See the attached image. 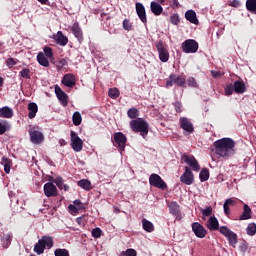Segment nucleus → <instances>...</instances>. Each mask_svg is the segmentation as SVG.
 I'll use <instances>...</instances> for the list:
<instances>
[{"mask_svg":"<svg viewBox=\"0 0 256 256\" xmlns=\"http://www.w3.org/2000/svg\"><path fill=\"white\" fill-rule=\"evenodd\" d=\"M235 140L233 138H222L213 143L215 153L222 159H229L235 155Z\"/></svg>","mask_w":256,"mask_h":256,"instance_id":"obj_1","label":"nucleus"},{"mask_svg":"<svg viewBox=\"0 0 256 256\" xmlns=\"http://www.w3.org/2000/svg\"><path fill=\"white\" fill-rule=\"evenodd\" d=\"M130 129H132L134 133H140L143 139L149 135V123L144 121L143 118L130 121Z\"/></svg>","mask_w":256,"mask_h":256,"instance_id":"obj_2","label":"nucleus"},{"mask_svg":"<svg viewBox=\"0 0 256 256\" xmlns=\"http://www.w3.org/2000/svg\"><path fill=\"white\" fill-rule=\"evenodd\" d=\"M53 247V237L51 236H42L40 240L34 246V253L38 255H43L45 249H51Z\"/></svg>","mask_w":256,"mask_h":256,"instance_id":"obj_3","label":"nucleus"},{"mask_svg":"<svg viewBox=\"0 0 256 256\" xmlns=\"http://www.w3.org/2000/svg\"><path fill=\"white\" fill-rule=\"evenodd\" d=\"M185 83H187L185 76L172 73L166 80V87H173V85H176L177 87H185Z\"/></svg>","mask_w":256,"mask_h":256,"instance_id":"obj_4","label":"nucleus"},{"mask_svg":"<svg viewBox=\"0 0 256 256\" xmlns=\"http://www.w3.org/2000/svg\"><path fill=\"white\" fill-rule=\"evenodd\" d=\"M220 233L228 239V243L231 247L234 249L237 247L238 238L235 232L231 231L227 226H221Z\"/></svg>","mask_w":256,"mask_h":256,"instance_id":"obj_5","label":"nucleus"},{"mask_svg":"<svg viewBox=\"0 0 256 256\" xmlns=\"http://www.w3.org/2000/svg\"><path fill=\"white\" fill-rule=\"evenodd\" d=\"M149 184L151 187H156V189H162V191H165L167 189V183L159 176V174H151L149 177Z\"/></svg>","mask_w":256,"mask_h":256,"instance_id":"obj_6","label":"nucleus"},{"mask_svg":"<svg viewBox=\"0 0 256 256\" xmlns=\"http://www.w3.org/2000/svg\"><path fill=\"white\" fill-rule=\"evenodd\" d=\"M71 147L73 151H76V153H79L80 151H83V140L77 135V132L71 131Z\"/></svg>","mask_w":256,"mask_h":256,"instance_id":"obj_7","label":"nucleus"},{"mask_svg":"<svg viewBox=\"0 0 256 256\" xmlns=\"http://www.w3.org/2000/svg\"><path fill=\"white\" fill-rule=\"evenodd\" d=\"M199 50V43L194 39H188L182 43V51L184 53H197Z\"/></svg>","mask_w":256,"mask_h":256,"instance_id":"obj_8","label":"nucleus"},{"mask_svg":"<svg viewBox=\"0 0 256 256\" xmlns=\"http://www.w3.org/2000/svg\"><path fill=\"white\" fill-rule=\"evenodd\" d=\"M181 160L184 161V163H186L187 165H189V167L192 169V171H200L201 170V166L199 165V162L197 161L195 156H193V155L189 156L187 154H183L181 156Z\"/></svg>","mask_w":256,"mask_h":256,"instance_id":"obj_9","label":"nucleus"},{"mask_svg":"<svg viewBox=\"0 0 256 256\" xmlns=\"http://www.w3.org/2000/svg\"><path fill=\"white\" fill-rule=\"evenodd\" d=\"M28 133L30 135L31 142L34 143V145H39V143L45 139V136H43V133L39 131V128H30Z\"/></svg>","mask_w":256,"mask_h":256,"instance_id":"obj_10","label":"nucleus"},{"mask_svg":"<svg viewBox=\"0 0 256 256\" xmlns=\"http://www.w3.org/2000/svg\"><path fill=\"white\" fill-rule=\"evenodd\" d=\"M180 181L181 183H184V185H193L195 182V175L189 166L185 167L184 173L180 176Z\"/></svg>","mask_w":256,"mask_h":256,"instance_id":"obj_11","label":"nucleus"},{"mask_svg":"<svg viewBox=\"0 0 256 256\" xmlns=\"http://www.w3.org/2000/svg\"><path fill=\"white\" fill-rule=\"evenodd\" d=\"M114 143L117 145L119 151H125V145H127V136L123 132L114 133Z\"/></svg>","mask_w":256,"mask_h":256,"instance_id":"obj_12","label":"nucleus"},{"mask_svg":"<svg viewBox=\"0 0 256 256\" xmlns=\"http://www.w3.org/2000/svg\"><path fill=\"white\" fill-rule=\"evenodd\" d=\"M156 49L158 51L160 61H162V63H167V61H169V50L165 48L162 41L156 43Z\"/></svg>","mask_w":256,"mask_h":256,"instance_id":"obj_13","label":"nucleus"},{"mask_svg":"<svg viewBox=\"0 0 256 256\" xmlns=\"http://www.w3.org/2000/svg\"><path fill=\"white\" fill-rule=\"evenodd\" d=\"M192 231L198 239H204L207 235V229H205L199 222L192 223Z\"/></svg>","mask_w":256,"mask_h":256,"instance_id":"obj_14","label":"nucleus"},{"mask_svg":"<svg viewBox=\"0 0 256 256\" xmlns=\"http://www.w3.org/2000/svg\"><path fill=\"white\" fill-rule=\"evenodd\" d=\"M55 93H56V97L58 98V100L60 101L61 105H63L64 107H67L69 101L67 94L61 89V87L59 86H55Z\"/></svg>","mask_w":256,"mask_h":256,"instance_id":"obj_15","label":"nucleus"},{"mask_svg":"<svg viewBox=\"0 0 256 256\" xmlns=\"http://www.w3.org/2000/svg\"><path fill=\"white\" fill-rule=\"evenodd\" d=\"M44 195L46 197H57V186L52 182H48L44 185Z\"/></svg>","mask_w":256,"mask_h":256,"instance_id":"obj_16","label":"nucleus"},{"mask_svg":"<svg viewBox=\"0 0 256 256\" xmlns=\"http://www.w3.org/2000/svg\"><path fill=\"white\" fill-rule=\"evenodd\" d=\"M135 6H136V13L140 21H142V23H147V12L145 11V6H143L141 2H137Z\"/></svg>","mask_w":256,"mask_h":256,"instance_id":"obj_17","label":"nucleus"},{"mask_svg":"<svg viewBox=\"0 0 256 256\" xmlns=\"http://www.w3.org/2000/svg\"><path fill=\"white\" fill-rule=\"evenodd\" d=\"M180 127L184 131H187V133H193L195 131V128L193 127V123L188 118H180Z\"/></svg>","mask_w":256,"mask_h":256,"instance_id":"obj_18","label":"nucleus"},{"mask_svg":"<svg viewBox=\"0 0 256 256\" xmlns=\"http://www.w3.org/2000/svg\"><path fill=\"white\" fill-rule=\"evenodd\" d=\"M71 31L74 35V37H76V39H78L79 43H83V30H81V27L79 26V23H74L72 25Z\"/></svg>","mask_w":256,"mask_h":256,"instance_id":"obj_19","label":"nucleus"},{"mask_svg":"<svg viewBox=\"0 0 256 256\" xmlns=\"http://www.w3.org/2000/svg\"><path fill=\"white\" fill-rule=\"evenodd\" d=\"M207 229L209 231H219L221 228H219V220H217V217L211 216L206 224Z\"/></svg>","mask_w":256,"mask_h":256,"instance_id":"obj_20","label":"nucleus"},{"mask_svg":"<svg viewBox=\"0 0 256 256\" xmlns=\"http://www.w3.org/2000/svg\"><path fill=\"white\" fill-rule=\"evenodd\" d=\"M185 19L186 21L193 23V25H199V19H197V13H195V10H187L185 12Z\"/></svg>","mask_w":256,"mask_h":256,"instance_id":"obj_21","label":"nucleus"},{"mask_svg":"<svg viewBox=\"0 0 256 256\" xmlns=\"http://www.w3.org/2000/svg\"><path fill=\"white\" fill-rule=\"evenodd\" d=\"M75 75L73 74H66L64 75L63 79H62V85H64L65 87H75Z\"/></svg>","mask_w":256,"mask_h":256,"instance_id":"obj_22","label":"nucleus"},{"mask_svg":"<svg viewBox=\"0 0 256 256\" xmlns=\"http://www.w3.org/2000/svg\"><path fill=\"white\" fill-rule=\"evenodd\" d=\"M233 86L235 93H237L238 95H243V93L247 91V87L245 86V82H243V80L235 81Z\"/></svg>","mask_w":256,"mask_h":256,"instance_id":"obj_23","label":"nucleus"},{"mask_svg":"<svg viewBox=\"0 0 256 256\" xmlns=\"http://www.w3.org/2000/svg\"><path fill=\"white\" fill-rule=\"evenodd\" d=\"M150 11L155 15L156 17H159L163 13V6L159 4V2L152 1L150 3Z\"/></svg>","mask_w":256,"mask_h":256,"instance_id":"obj_24","label":"nucleus"},{"mask_svg":"<svg viewBox=\"0 0 256 256\" xmlns=\"http://www.w3.org/2000/svg\"><path fill=\"white\" fill-rule=\"evenodd\" d=\"M55 41L57 45H60L61 47H65L69 43V38L67 36L63 35V32L58 31L57 35L55 37Z\"/></svg>","mask_w":256,"mask_h":256,"instance_id":"obj_25","label":"nucleus"},{"mask_svg":"<svg viewBox=\"0 0 256 256\" xmlns=\"http://www.w3.org/2000/svg\"><path fill=\"white\" fill-rule=\"evenodd\" d=\"M168 207L171 215H174L175 217H179V213H181V206H179V203L175 201L170 202Z\"/></svg>","mask_w":256,"mask_h":256,"instance_id":"obj_26","label":"nucleus"},{"mask_svg":"<svg viewBox=\"0 0 256 256\" xmlns=\"http://www.w3.org/2000/svg\"><path fill=\"white\" fill-rule=\"evenodd\" d=\"M28 117L29 119H35L37 116V112L39 111V107L37 106V103L31 102L28 104Z\"/></svg>","mask_w":256,"mask_h":256,"instance_id":"obj_27","label":"nucleus"},{"mask_svg":"<svg viewBox=\"0 0 256 256\" xmlns=\"http://www.w3.org/2000/svg\"><path fill=\"white\" fill-rule=\"evenodd\" d=\"M0 117H3L4 119H11V117H13V109L9 106L0 108Z\"/></svg>","mask_w":256,"mask_h":256,"instance_id":"obj_28","label":"nucleus"},{"mask_svg":"<svg viewBox=\"0 0 256 256\" xmlns=\"http://www.w3.org/2000/svg\"><path fill=\"white\" fill-rule=\"evenodd\" d=\"M142 227L147 233H153V231H155V226L151 223V221L145 218L142 219Z\"/></svg>","mask_w":256,"mask_h":256,"instance_id":"obj_29","label":"nucleus"},{"mask_svg":"<svg viewBox=\"0 0 256 256\" xmlns=\"http://www.w3.org/2000/svg\"><path fill=\"white\" fill-rule=\"evenodd\" d=\"M11 163H12L11 159L5 156L2 157L1 165H3L4 171L7 175L11 173Z\"/></svg>","mask_w":256,"mask_h":256,"instance_id":"obj_30","label":"nucleus"},{"mask_svg":"<svg viewBox=\"0 0 256 256\" xmlns=\"http://www.w3.org/2000/svg\"><path fill=\"white\" fill-rule=\"evenodd\" d=\"M78 187H81L85 191H91L93 189V186H91V181L87 179L79 180L77 183Z\"/></svg>","mask_w":256,"mask_h":256,"instance_id":"obj_31","label":"nucleus"},{"mask_svg":"<svg viewBox=\"0 0 256 256\" xmlns=\"http://www.w3.org/2000/svg\"><path fill=\"white\" fill-rule=\"evenodd\" d=\"M37 61L39 65H42V67H49V60L47 59V57H45V54L43 52L38 53Z\"/></svg>","mask_w":256,"mask_h":256,"instance_id":"obj_32","label":"nucleus"},{"mask_svg":"<svg viewBox=\"0 0 256 256\" xmlns=\"http://www.w3.org/2000/svg\"><path fill=\"white\" fill-rule=\"evenodd\" d=\"M247 219H251V207H249L247 204H244V210L240 216V221H246Z\"/></svg>","mask_w":256,"mask_h":256,"instance_id":"obj_33","label":"nucleus"},{"mask_svg":"<svg viewBox=\"0 0 256 256\" xmlns=\"http://www.w3.org/2000/svg\"><path fill=\"white\" fill-rule=\"evenodd\" d=\"M246 9L249 13L256 15V0H246Z\"/></svg>","mask_w":256,"mask_h":256,"instance_id":"obj_34","label":"nucleus"},{"mask_svg":"<svg viewBox=\"0 0 256 256\" xmlns=\"http://www.w3.org/2000/svg\"><path fill=\"white\" fill-rule=\"evenodd\" d=\"M72 121L76 127H79V125H81V122L83 121V117H81V113L74 112L72 116Z\"/></svg>","mask_w":256,"mask_h":256,"instance_id":"obj_35","label":"nucleus"},{"mask_svg":"<svg viewBox=\"0 0 256 256\" xmlns=\"http://www.w3.org/2000/svg\"><path fill=\"white\" fill-rule=\"evenodd\" d=\"M199 179L201 183L209 181V170L207 168H204L200 171Z\"/></svg>","mask_w":256,"mask_h":256,"instance_id":"obj_36","label":"nucleus"},{"mask_svg":"<svg viewBox=\"0 0 256 256\" xmlns=\"http://www.w3.org/2000/svg\"><path fill=\"white\" fill-rule=\"evenodd\" d=\"M127 115L130 119L136 120L139 117V109L132 107L128 110Z\"/></svg>","mask_w":256,"mask_h":256,"instance_id":"obj_37","label":"nucleus"},{"mask_svg":"<svg viewBox=\"0 0 256 256\" xmlns=\"http://www.w3.org/2000/svg\"><path fill=\"white\" fill-rule=\"evenodd\" d=\"M246 233L250 237H253L256 234V224L255 223L248 224V226L246 228Z\"/></svg>","mask_w":256,"mask_h":256,"instance_id":"obj_38","label":"nucleus"},{"mask_svg":"<svg viewBox=\"0 0 256 256\" xmlns=\"http://www.w3.org/2000/svg\"><path fill=\"white\" fill-rule=\"evenodd\" d=\"M10 125L7 120H4L3 122H0V135H5L7 133V130L9 129Z\"/></svg>","mask_w":256,"mask_h":256,"instance_id":"obj_39","label":"nucleus"},{"mask_svg":"<svg viewBox=\"0 0 256 256\" xmlns=\"http://www.w3.org/2000/svg\"><path fill=\"white\" fill-rule=\"evenodd\" d=\"M4 247H9L11 245V241H13L12 234H4V238L2 239Z\"/></svg>","mask_w":256,"mask_h":256,"instance_id":"obj_40","label":"nucleus"},{"mask_svg":"<svg viewBox=\"0 0 256 256\" xmlns=\"http://www.w3.org/2000/svg\"><path fill=\"white\" fill-rule=\"evenodd\" d=\"M20 77H22L23 79H31V70L29 68H23L20 72H19Z\"/></svg>","mask_w":256,"mask_h":256,"instance_id":"obj_41","label":"nucleus"},{"mask_svg":"<svg viewBox=\"0 0 256 256\" xmlns=\"http://www.w3.org/2000/svg\"><path fill=\"white\" fill-rule=\"evenodd\" d=\"M108 95H109L110 99H117V97H119V95H120L119 89H117V88H110L108 90Z\"/></svg>","mask_w":256,"mask_h":256,"instance_id":"obj_42","label":"nucleus"},{"mask_svg":"<svg viewBox=\"0 0 256 256\" xmlns=\"http://www.w3.org/2000/svg\"><path fill=\"white\" fill-rule=\"evenodd\" d=\"M122 26L125 31H133V23L129 19H124Z\"/></svg>","mask_w":256,"mask_h":256,"instance_id":"obj_43","label":"nucleus"},{"mask_svg":"<svg viewBox=\"0 0 256 256\" xmlns=\"http://www.w3.org/2000/svg\"><path fill=\"white\" fill-rule=\"evenodd\" d=\"M170 23L172 25H179L181 23V18L179 17V14L174 13L170 16Z\"/></svg>","mask_w":256,"mask_h":256,"instance_id":"obj_44","label":"nucleus"},{"mask_svg":"<svg viewBox=\"0 0 256 256\" xmlns=\"http://www.w3.org/2000/svg\"><path fill=\"white\" fill-rule=\"evenodd\" d=\"M213 215V208L211 206L206 207L202 210V219L205 221V217H211Z\"/></svg>","mask_w":256,"mask_h":256,"instance_id":"obj_45","label":"nucleus"},{"mask_svg":"<svg viewBox=\"0 0 256 256\" xmlns=\"http://www.w3.org/2000/svg\"><path fill=\"white\" fill-rule=\"evenodd\" d=\"M55 256H70L69 255V250L63 249V248H58L54 251Z\"/></svg>","mask_w":256,"mask_h":256,"instance_id":"obj_46","label":"nucleus"},{"mask_svg":"<svg viewBox=\"0 0 256 256\" xmlns=\"http://www.w3.org/2000/svg\"><path fill=\"white\" fill-rule=\"evenodd\" d=\"M68 63L65 58H62L58 61V64L56 65L57 71H61L62 69H65L67 67Z\"/></svg>","mask_w":256,"mask_h":256,"instance_id":"obj_47","label":"nucleus"},{"mask_svg":"<svg viewBox=\"0 0 256 256\" xmlns=\"http://www.w3.org/2000/svg\"><path fill=\"white\" fill-rule=\"evenodd\" d=\"M187 84H188V87H192L194 89L199 88V84H197V80L193 77H188Z\"/></svg>","mask_w":256,"mask_h":256,"instance_id":"obj_48","label":"nucleus"},{"mask_svg":"<svg viewBox=\"0 0 256 256\" xmlns=\"http://www.w3.org/2000/svg\"><path fill=\"white\" fill-rule=\"evenodd\" d=\"M120 256H137V251L133 248H129L126 251H123Z\"/></svg>","mask_w":256,"mask_h":256,"instance_id":"obj_49","label":"nucleus"},{"mask_svg":"<svg viewBox=\"0 0 256 256\" xmlns=\"http://www.w3.org/2000/svg\"><path fill=\"white\" fill-rule=\"evenodd\" d=\"M103 231L101 230V228L97 227L94 228L92 230V237H94V239H99L102 235Z\"/></svg>","mask_w":256,"mask_h":256,"instance_id":"obj_50","label":"nucleus"},{"mask_svg":"<svg viewBox=\"0 0 256 256\" xmlns=\"http://www.w3.org/2000/svg\"><path fill=\"white\" fill-rule=\"evenodd\" d=\"M224 91H225V95L227 96L233 95V92L235 91V87L233 86V84H228L226 85Z\"/></svg>","mask_w":256,"mask_h":256,"instance_id":"obj_51","label":"nucleus"},{"mask_svg":"<svg viewBox=\"0 0 256 256\" xmlns=\"http://www.w3.org/2000/svg\"><path fill=\"white\" fill-rule=\"evenodd\" d=\"M44 56L48 59H53V48L51 47H44Z\"/></svg>","mask_w":256,"mask_h":256,"instance_id":"obj_52","label":"nucleus"},{"mask_svg":"<svg viewBox=\"0 0 256 256\" xmlns=\"http://www.w3.org/2000/svg\"><path fill=\"white\" fill-rule=\"evenodd\" d=\"M54 183H56L58 189L63 190V186L65 185V183H63V178L62 177H57L54 180Z\"/></svg>","mask_w":256,"mask_h":256,"instance_id":"obj_53","label":"nucleus"},{"mask_svg":"<svg viewBox=\"0 0 256 256\" xmlns=\"http://www.w3.org/2000/svg\"><path fill=\"white\" fill-rule=\"evenodd\" d=\"M73 203L79 211H85V205H83V202H81V200H74Z\"/></svg>","mask_w":256,"mask_h":256,"instance_id":"obj_54","label":"nucleus"},{"mask_svg":"<svg viewBox=\"0 0 256 256\" xmlns=\"http://www.w3.org/2000/svg\"><path fill=\"white\" fill-rule=\"evenodd\" d=\"M68 209H69L71 215H77V213H79V211H80V210H78V208L76 207L75 204H74V205H73V204H70V205L68 206Z\"/></svg>","mask_w":256,"mask_h":256,"instance_id":"obj_55","label":"nucleus"},{"mask_svg":"<svg viewBox=\"0 0 256 256\" xmlns=\"http://www.w3.org/2000/svg\"><path fill=\"white\" fill-rule=\"evenodd\" d=\"M6 65L11 69V67H15V65H17V62L15 61V58H8L6 60Z\"/></svg>","mask_w":256,"mask_h":256,"instance_id":"obj_56","label":"nucleus"},{"mask_svg":"<svg viewBox=\"0 0 256 256\" xmlns=\"http://www.w3.org/2000/svg\"><path fill=\"white\" fill-rule=\"evenodd\" d=\"M174 108H175L176 113H181L183 111L182 110L183 109V104L179 101H176L174 103Z\"/></svg>","mask_w":256,"mask_h":256,"instance_id":"obj_57","label":"nucleus"},{"mask_svg":"<svg viewBox=\"0 0 256 256\" xmlns=\"http://www.w3.org/2000/svg\"><path fill=\"white\" fill-rule=\"evenodd\" d=\"M241 5V2L239 0H233L229 3V7H235L238 8Z\"/></svg>","mask_w":256,"mask_h":256,"instance_id":"obj_58","label":"nucleus"},{"mask_svg":"<svg viewBox=\"0 0 256 256\" xmlns=\"http://www.w3.org/2000/svg\"><path fill=\"white\" fill-rule=\"evenodd\" d=\"M224 203H226L228 206L234 207V205H237V201L229 198Z\"/></svg>","mask_w":256,"mask_h":256,"instance_id":"obj_59","label":"nucleus"},{"mask_svg":"<svg viewBox=\"0 0 256 256\" xmlns=\"http://www.w3.org/2000/svg\"><path fill=\"white\" fill-rule=\"evenodd\" d=\"M223 209H224L225 215L227 216L231 215V210L229 209V206L225 202L223 204Z\"/></svg>","mask_w":256,"mask_h":256,"instance_id":"obj_60","label":"nucleus"},{"mask_svg":"<svg viewBox=\"0 0 256 256\" xmlns=\"http://www.w3.org/2000/svg\"><path fill=\"white\" fill-rule=\"evenodd\" d=\"M76 223H78V225H85V216L76 218Z\"/></svg>","mask_w":256,"mask_h":256,"instance_id":"obj_61","label":"nucleus"},{"mask_svg":"<svg viewBox=\"0 0 256 256\" xmlns=\"http://www.w3.org/2000/svg\"><path fill=\"white\" fill-rule=\"evenodd\" d=\"M239 249L242 253H246L247 249H248V246L246 243H242L240 246H239Z\"/></svg>","mask_w":256,"mask_h":256,"instance_id":"obj_62","label":"nucleus"},{"mask_svg":"<svg viewBox=\"0 0 256 256\" xmlns=\"http://www.w3.org/2000/svg\"><path fill=\"white\" fill-rule=\"evenodd\" d=\"M171 3H172V6L175 9H178V7H179V0H171Z\"/></svg>","mask_w":256,"mask_h":256,"instance_id":"obj_63","label":"nucleus"},{"mask_svg":"<svg viewBox=\"0 0 256 256\" xmlns=\"http://www.w3.org/2000/svg\"><path fill=\"white\" fill-rule=\"evenodd\" d=\"M62 190L63 191H69V185L64 184L63 187H62Z\"/></svg>","mask_w":256,"mask_h":256,"instance_id":"obj_64","label":"nucleus"}]
</instances>
